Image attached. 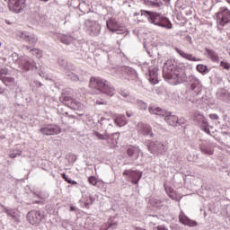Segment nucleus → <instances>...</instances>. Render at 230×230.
<instances>
[{
	"mask_svg": "<svg viewBox=\"0 0 230 230\" xmlns=\"http://www.w3.org/2000/svg\"><path fill=\"white\" fill-rule=\"evenodd\" d=\"M62 103L64 105H66V107L72 109V111H84V104H82V102L73 99L69 95H65L63 97Z\"/></svg>",
	"mask_w": 230,
	"mask_h": 230,
	"instance_id": "obj_3",
	"label": "nucleus"
},
{
	"mask_svg": "<svg viewBox=\"0 0 230 230\" xmlns=\"http://www.w3.org/2000/svg\"><path fill=\"white\" fill-rule=\"evenodd\" d=\"M149 81L151 84H158L159 80L157 79V72L152 70L149 71Z\"/></svg>",
	"mask_w": 230,
	"mask_h": 230,
	"instance_id": "obj_26",
	"label": "nucleus"
},
{
	"mask_svg": "<svg viewBox=\"0 0 230 230\" xmlns=\"http://www.w3.org/2000/svg\"><path fill=\"white\" fill-rule=\"evenodd\" d=\"M0 94H4V88L0 85Z\"/></svg>",
	"mask_w": 230,
	"mask_h": 230,
	"instance_id": "obj_46",
	"label": "nucleus"
},
{
	"mask_svg": "<svg viewBox=\"0 0 230 230\" xmlns=\"http://www.w3.org/2000/svg\"><path fill=\"white\" fill-rule=\"evenodd\" d=\"M174 50L180 57L182 58H185V60H190V62H199L200 59L197 58V57L193 56L192 54H189L184 52V50H181L179 48H175Z\"/></svg>",
	"mask_w": 230,
	"mask_h": 230,
	"instance_id": "obj_11",
	"label": "nucleus"
},
{
	"mask_svg": "<svg viewBox=\"0 0 230 230\" xmlns=\"http://www.w3.org/2000/svg\"><path fill=\"white\" fill-rule=\"evenodd\" d=\"M114 121L118 127H125L127 118H125V115H117Z\"/></svg>",
	"mask_w": 230,
	"mask_h": 230,
	"instance_id": "obj_22",
	"label": "nucleus"
},
{
	"mask_svg": "<svg viewBox=\"0 0 230 230\" xmlns=\"http://www.w3.org/2000/svg\"><path fill=\"white\" fill-rule=\"evenodd\" d=\"M196 69L199 73H206L208 71V66L206 65H198Z\"/></svg>",
	"mask_w": 230,
	"mask_h": 230,
	"instance_id": "obj_29",
	"label": "nucleus"
},
{
	"mask_svg": "<svg viewBox=\"0 0 230 230\" xmlns=\"http://www.w3.org/2000/svg\"><path fill=\"white\" fill-rule=\"evenodd\" d=\"M164 190H165V191L168 193V191H169V193H173V189H172V188H168V187H164Z\"/></svg>",
	"mask_w": 230,
	"mask_h": 230,
	"instance_id": "obj_42",
	"label": "nucleus"
},
{
	"mask_svg": "<svg viewBox=\"0 0 230 230\" xmlns=\"http://www.w3.org/2000/svg\"><path fill=\"white\" fill-rule=\"evenodd\" d=\"M20 66H22L25 71H30V69H33L34 63L26 59V58H22L20 59Z\"/></svg>",
	"mask_w": 230,
	"mask_h": 230,
	"instance_id": "obj_17",
	"label": "nucleus"
},
{
	"mask_svg": "<svg viewBox=\"0 0 230 230\" xmlns=\"http://www.w3.org/2000/svg\"><path fill=\"white\" fill-rule=\"evenodd\" d=\"M156 229H157V230H168V228H165L164 226H158L156 227Z\"/></svg>",
	"mask_w": 230,
	"mask_h": 230,
	"instance_id": "obj_43",
	"label": "nucleus"
},
{
	"mask_svg": "<svg viewBox=\"0 0 230 230\" xmlns=\"http://www.w3.org/2000/svg\"><path fill=\"white\" fill-rule=\"evenodd\" d=\"M8 8L13 13H21L26 8V0H8Z\"/></svg>",
	"mask_w": 230,
	"mask_h": 230,
	"instance_id": "obj_4",
	"label": "nucleus"
},
{
	"mask_svg": "<svg viewBox=\"0 0 230 230\" xmlns=\"http://www.w3.org/2000/svg\"><path fill=\"white\" fill-rule=\"evenodd\" d=\"M165 121L168 123V125H171L172 127H174L176 123H179V118L175 115H165Z\"/></svg>",
	"mask_w": 230,
	"mask_h": 230,
	"instance_id": "obj_21",
	"label": "nucleus"
},
{
	"mask_svg": "<svg viewBox=\"0 0 230 230\" xmlns=\"http://www.w3.org/2000/svg\"><path fill=\"white\" fill-rule=\"evenodd\" d=\"M146 13L149 15V19L153 24H156V26H159L161 24V22L163 21V16L157 13H152L146 11Z\"/></svg>",
	"mask_w": 230,
	"mask_h": 230,
	"instance_id": "obj_14",
	"label": "nucleus"
},
{
	"mask_svg": "<svg viewBox=\"0 0 230 230\" xmlns=\"http://www.w3.org/2000/svg\"><path fill=\"white\" fill-rule=\"evenodd\" d=\"M22 39H24L29 42V44H31V46H35L37 44V38L35 36H28L24 32L22 33Z\"/></svg>",
	"mask_w": 230,
	"mask_h": 230,
	"instance_id": "obj_23",
	"label": "nucleus"
},
{
	"mask_svg": "<svg viewBox=\"0 0 230 230\" xmlns=\"http://www.w3.org/2000/svg\"><path fill=\"white\" fill-rule=\"evenodd\" d=\"M196 119L199 123H201V128H203L204 132L209 134V123L204 115L198 113L196 114Z\"/></svg>",
	"mask_w": 230,
	"mask_h": 230,
	"instance_id": "obj_13",
	"label": "nucleus"
},
{
	"mask_svg": "<svg viewBox=\"0 0 230 230\" xmlns=\"http://www.w3.org/2000/svg\"><path fill=\"white\" fill-rule=\"evenodd\" d=\"M98 105H103V102H97Z\"/></svg>",
	"mask_w": 230,
	"mask_h": 230,
	"instance_id": "obj_47",
	"label": "nucleus"
},
{
	"mask_svg": "<svg viewBox=\"0 0 230 230\" xmlns=\"http://www.w3.org/2000/svg\"><path fill=\"white\" fill-rule=\"evenodd\" d=\"M40 132L43 134V136H57L62 132V128L58 126H48L45 128H41Z\"/></svg>",
	"mask_w": 230,
	"mask_h": 230,
	"instance_id": "obj_9",
	"label": "nucleus"
},
{
	"mask_svg": "<svg viewBox=\"0 0 230 230\" xmlns=\"http://www.w3.org/2000/svg\"><path fill=\"white\" fill-rule=\"evenodd\" d=\"M88 182L89 184H92V186H103V181H98V179H96L94 176H90L88 178Z\"/></svg>",
	"mask_w": 230,
	"mask_h": 230,
	"instance_id": "obj_25",
	"label": "nucleus"
},
{
	"mask_svg": "<svg viewBox=\"0 0 230 230\" xmlns=\"http://www.w3.org/2000/svg\"><path fill=\"white\" fill-rule=\"evenodd\" d=\"M205 51H206L208 58H210V60H212V62H218L220 60L218 54L216 53L215 50L206 48Z\"/></svg>",
	"mask_w": 230,
	"mask_h": 230,
	"instance_id": "obj_19",
	"label": "nucleus"
},
{
	"mask_svg": "<svg viewBox=\"0 0 230 230\" xmlns=\"http://www.w3.org/2000/svg\"><path fill=\"white\" fill-rule=\"evenodd\" d=\"M93 202H94V199L92 196H89L86 199V206H91V204H93Z\"/></svg>",
	"mask_w": 230,
	"mask_h": 230,
	"instance_id": "obj_38",
	"label": "nucleus"
},
{
	"mask_svg": "<svg viewBox=\"0 0 230 230\" xmlns=\"http://www.w3.org/2000/svg\"><path fill=\"white\" fill-rule=\"evenodd\" d=\"M201 152L203 154H207L208 155H213V149L209 148V147H201Z\"/></svg>",
	"mask_w": 230,
	"mask_h": 230,
	"instance_id": "obj_30",
	"label": "nucleus"
},
{
	"mask_svg": "<svg viewBox=\"0 0 230 230\" xmlns=\"http://www.w3.org/2000/svg\"><path fill=\"white\" fill-rule=\"evenodd\" d=\"M106 26L110 31H119V28H121V25L115 19L108 20Z\"/></svg>",
	"mask_w": 230,
	"mask_h": 230,
	"instance_id": "obj_15",
	"label": "nucleus"
},
{
	"mask_svg": "<svg viewBox=\"0 0 230 230\" xmlns=\"http://www.w3.org/2000/svg\"><path fill=\"white\" fill-rule=\"evenodd\" d=\"M149 112H150V114H155L156 116H165L166 115V111H164L159 107H155V106H150Z\"/></svg>",
	"mask_w": 230,
	"mask_h": 230,
	"instance_id": "obj_20",
	"label": "nucleus"
},
{
	"mask_svg": "<svg viewBox=\"0 0 230 230\" xmlns=\"http://www.w3.org/2000/svg\"><path fill=\"white\" fill-rule=\"evenodd\" d=\"M5 213L9 217H12L13 218H15V210H13V209H5Z\"/></svg>",
	"mask_w": 230,
	"mask_h": 230,
	"instance_id": "obj_36",
	"label": "nucleus"
},
{
	"mask_svg": "<svg viewBox=\"0 0 230 230\" xmlns=\"http://www.w3.org/2000/svg\"><path fill=\"white\" fill-rule=\"evenodd\" d=\"M220 66L221 67H224V69H227V70L230 69V64L226 61H221Z\"/></svg>",
	"mask_w": 230,
	"mask_h": 230,
	"instance_id": "obj_37",
	"label": "nucleus"
},
{
	"mask_svg": "<svg viewBox=\"0 0 230 230\" xmlns=\"http://www.w3.org/2000/svg\"><path fill=\"white\" fill-rule=\"evenodd\" d=\"M7 75H8V69L7 68L0 69V80H3V78H5Z\"/></svg>",
	"mask_w": 230,
	"mask_h": 230,
	"instance_id": "obj_32",
	"label": "nucleus"
},
{
	"mask_svg": "<svg viewBox=\"0 0 230 230\" xmlns=\"http://www.w3.org/2000/svg\"><path fill=\"white\" fill-rule=\"evenodd\" d=\"M123 176L128 177V181L132 182V184H137V182H139L143 177V172L128 169L123 172Z\"/></svg>",
	"mask_w": 230,
	"mask_h": 230,
	"instance_id": "obj_5",
	"label": "nucleus"
},
{
	"mask_svg": "<svg viewBox=\"0 0 230 230\" xmlns=\"http://www.w3.org/2000/svg\"><path fill=\"white\" fill-rule=\"evenodd\" d=\"M9 157L11 159H15V157H17V153H10Z\"/></svg>",
	"mask_w": 230,
	"mask_h": 230,
	"instance_id": "obj_41",
	"label": "nucleus"
},
{
	"mask_svg": "<svg viewBox=\"0 0 230 230\" xmlns=\"http://www.w3.org/2000/svg\"><path fill=\"white\" fill-rule=\"evenodd\" d=\"M94 135L96 136V137H98V139H102V140L109 139V137L106 135H102L98 131H96Z\"/></svg>",
	"mask_w": 230,
	"mask_h": 230,
	"instance_id": "obj_33",
	"label": "nucleus"
},
{
	"mask_svg": "<svg viewBox=\"0 0 230 230\" xmlns=\"http://www.w3.org/2000/svg\"><path fill=\"white\" fill-rule=\"evenodd\" d=\"M1 80L4 84V85H7V86L10 85V84H13V82H15V78L13 77H4Z\"/></svg>",
	"mask_w": 230,
	"mask_h": 230,
	"instance_id": "obj_28",
	"label": "nucleus"
},
{
	"mask_svg": "<svg viewBox=\"0 0 230 230\" xmlns=\"http://www.w3.org/2000/svg\"><path fill=\"white\" fill-rule=\"evenodd\" d=\"M31 55L36 57V58H42V50H40L39 49H31Z\"/></svg>",
	"mask_w": 230,
	"mask_h": 230,
	"instance_id": "obj_27",
	"label": "nucleus"
},
{
	"mask_svg": "<svg viewBox=\"0 0 230 230\" xmlns=\"http://www.w3.org/2000/svg\"><path fill=\"white\" fill-rule=\"evenodd\" d=\"M217 19L219 26H226L230 22V11L227 8L221 9L217 13Z\"/></svg>",
	"mask_w": 230,
	"mask_h": 230,
	"instance_id": "obj_7",
	"label": "nucleus"
},
{
	"mask_svg": "<svg viewBox=\"0 0 230 230\" xmlns=\"http://www.w3.org/2000/svg\"><path fill=\"white\" fill-rule=\"evenodd\" d=\"M127 154L129 157H133V159H137L139 157V147L131 146L128 148Z\"/></svg>",
	"mask_w": 230,
	"mask_h": 230,
	"instance_id": "obj_18",
	"label": "nucleus"
},
{
	"mask_svg": "<svg viewBox=\"0 0 230 230\" xmlns=\"http://www.w3.org/2000/svg\"><path fill=\"white\" fill-rule=\"evenodd\" d=\"M179 220L183 226H189V227H196L198 226L197 221L190 219L184 213L179 215Z\"/></svg>",
	"mask_w": 230,
	"mask_h": 230,
	"instance_id": "obj_12",
	"label": "nucleus"
},
{
	"mask_svg": "<svg viewBox=\"0 0 230 230\" xmlns=\"http://www.w3.org/2000/svg\"><path fill=\"white\" fill-rule=\"evenodd\" d=\"M71 211H73V208H71Z\"/></svg>",
	"mask_w": 230,
	"mask_h": 230,
	"instance_id": "obj_51",
	"label": "nucleus"
},
{
	"mask_svg": "<svg viewBox=\"0 0 230 230\" xmlns=\"http://www.w3.org/2000/svg\"><path fill=\"white\" fill-rule=\"evenodd\" d=\"M121 96H123L124 98H127L128 96V92H121L120 93Z\"/></svg>",
	"mask_w": 230,
	"mask_h": 230,
	"instance_id": "obj_44",
	"label": "nucleus"
},
{
	"mask_svg": "<svg viewBox=\"0 0 230 230\" xmlns=\"http://www.w3.org/2000/svg\"><path fill=\"white\" fill-rule=\"evenodd\" d=\"M43 1H45V2H46V1H49V0H43Z\"/></svg>",
	"mask_w": 230,
	"mask_h": 230,
	"instance_id": "obj_52",
	"label": "nucleus"
},
{
	"mask_svg": "<svg viewBox=\"0 0 230 230\" xmlns=\"http://www.w3.org/2000/svg\"><path fill=\"white\" fill-rule=\"evenodd\" d=\"M209 118H210V119H218V115H217V114H210Z\"/></svg>",
	"mask_w": 230,
	"mask_h": 230,
	"instance_id": "obj_40",
	"label": "nucleus"
},
{
	"mask_svg": "<svg viewBox=\"0 0 230 230\" xmlns=\"http://www.w3.org/2000/svg\"><path fill=\"white\" fill-rule=\"evenodd\" d=\"M89 86L91 89H95L96 91H99V93L106 94L107 96L112 97L116 94V89L112 86L111 82L102 77H91Z\"/></svg>",
	"mask_w": 230,
	"mask_h": 230,
	"instance_id": "obj_2",
	"label": "nucleus"
},
{
	"mask_svg": "<svg viewBox=\"0 0 230 230\" xmlns=\"http://www.w3.org/2000/svg\"><path fill=\"white\" fill-rule=\"evenodd\" d=\"M137 129L143 136H150V137H154V132H152V127L148 124L138 123L137 125Z\"/></svg>",
	"mask_w": 230,
	"mask_h": 230,
	"instance_id": "obj_10",
	"label": "nucleus"
},
{
	"mask_svg": "<svg viewBox=\"0 0 230 230\" xmlns=\"http://www.w3.org/2000/svg\"><path fill=\"white\" fill-rule=\"evenodd\" d=\"M61 42L63 44H66V45L71 44V38L64 36V37L61 38Z\"/></svg>",
	"mask_w": 230,
	"mask_h": 230,
	"instance_id": "obj_35",
	"label": "nucleus"
},
{
	"mask_svg": "<svg viewBox=\"0 0 230 230\" xmlns=\"http://www.w3.org/2000/svg\"><path fill=\"white\" fill-rule=\"evenodd\" d=\"M163 76L166 80H172V84H182L186 80V73L184 69L175 67V65L171 60L167 61L164 66Z\"/></svg>",
	"mask_w": 230,
	"mask_h": 230,
	"instance_id": "obj_1",
	"label": "nucleus"
},
{
	"mask_svg": "<svg viewBox=\"0 0 230 230\" xmlns=\"http://www.w3.org/2000/svg\"><path fill=\"white\" fill-rule=\"evenodd\" d=\"M138 105L142 111H146V107H148V105L143 102H139Z\"/></svg>",
	"mask_w": 230,
	"mask_h": 230,
	"instance_id": "obj_39",
	"label": "nucleus"
},
{
	"mask_svg": "<svg viewBox=\"0 0 230 230\" xmlns=\"http://www.w3.org/2000/svg\"><path fill=\"white\" fill-rule=\"evenodd\" d=\"M153 6H156L157 8H159L161 6V4L157 3V2H153L152 3Z\"/></svg>",
	"mask_w": 230,
	"mask_h": 230,
	"instance_id": "obj_45",
	"label": "nucleus"
},
{
	"mask_svg": "<svg viewBox=\"0 0 230 230\" xmlns=\"http://www.w3.org/2000/svg\"><path fill=\"white\" fill-rule=\"evenodd\" d=\"M86 28L91 37H98L100 35V31H102V26H100L96 22H87Z\"/></svg>",
	"mask_w": 230,
	"mask_h": 230,
	"instance_id": "obj_8",
	"label": "nucleus"
},
{
	"mask_svg": "<svg viewBox=\"0 0 230 230\" xmlns=\"http://www.w3.org/2000/svg\"><path fill=\"white\" fill-rule=\"evenodd\" d=\"M162 28H167V30H172V22H170V20H168V18L164 17L162 19V22H160V25Z\"/></svg>",
	"mask_w": 230,
	"mask_h": 230,
	"instance_id": "obj_24",
	"label": "nucleus"
},
{
	"mask_svg": "<svg viewBox=\"0 0 230 230\" xmlns=\"http://www.w3.org/2000/svg\"><path fill=\"white\" fill-rule=\"evenodd\" d=\"M190 89L194 91L196 94H199L200 91H202V85L200 84V81L197 78H192L190 81Z\"/></svg>",
	"mask_w": 230,
	"mask_h": 230,
	"instance_id": "obj_16",
	"label": "nucleus"
},
{
	"mask_svg": "<svg viewBox=\"0 0 230 230\" xmlns=\"http://www.w3.org/2000/svg\"><path fill=\"white\" fill-rule=\"evenodd\" d=\"M149 150L151 154H157V145L155 143H151L149 146Z\"/></svg>",
	"mask_w": 230,
	"mask_h": 230,
	"instance_id": "obj_31",
	"label": "nucleus"
},
{
	"mask_svg": "<svg viewBox=\"0 0 230 230\" xmlns=\"http://www.w3.org/2000/svg\"><path fill=\"white\" fill-rule=\"evenodd\" d=\"M62 179H64V181H66V182H67L68 184H76V181H73L69 179H67V175H66V173H62L61 174Z\"/></svg>",
	"mask_w": 230,
	"mask_h": 230,
	"instance_id": "obj_34",
	"label": "nucleus"
},
{
	"mask_svg": "<svg viewBox=\"0 0 230 230\" xmlns=\"http://www.w3.org/2000/svg\"><path fill=\"white\" fill-rule=\"evenodd\" d=\"M42 218H44V216L39 210L33 209L27 214V220L31 226H39L42 222Z\"/></svg>",
	"mask_w": 230,
	"mask_h": 230,
	"instance_id": "obj_6",
	"label": "nucleus"
},
{
	"mask_svg": "<svg viewBox=\"0 0 230 230\" xmlns=\"http://www.w3.org/2000/svg\"><path fill=\"white\" fill-rule=\"evenodd\" d=\"M164 1H165L166 3H169L170 0H164Z\"/></svg>",
	"mask_w": 230,
	"mask_h": 230,
	"instance_id": "obj_49",
	"label": "nucleus"
},
{
	"mask_svg": "<svg viewBox=\"0 0 230 230\" xmlns=\"http://www.w3.org/2000/svg\"><path fill=\"white\" fill-rule=\"evenodd\" d=\"M128 118H130V113H127Z\"/></svg>",
	"mask_w": 230,
	"mask_h": 230,
	"instance_id": "obj_48",
	"label": "nucleus"
},
{
	"mask_svg": "<svg viewBox=\"0 0 230 230\" xmlns=\"http://www.w3.org/2000/svg\"><path fill=\"white\" fill-rule=\"evenodd\" d=\"M169 197H171V199H172V195H169Z\"/></svg>",
	"mask_w": 230,
	"mask_h": 230,
	"instance_id": "obj_50",
	"label": "nucleus"
}]
</instances>
